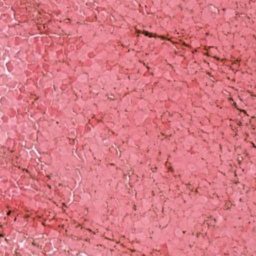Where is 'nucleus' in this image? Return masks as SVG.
Wrapping results in <instances>:
<instances>
[{
    "mask_svg": "<svg viewBox=\"0 0 256 256\" xmlns=\"http://www.w3.org/2000/svg\"><path fill=\"white\" fill-rule=\"evenodd\" d=\"M144 35L146 36H148L149 37H152V34H150L149 32H147V31H144Z\"/></svg>",
    "mask_w": 256,
    "mask_h": 256,
    "instance_id": "obj_1",
    "label": "nucleus"
}]
</instances>
